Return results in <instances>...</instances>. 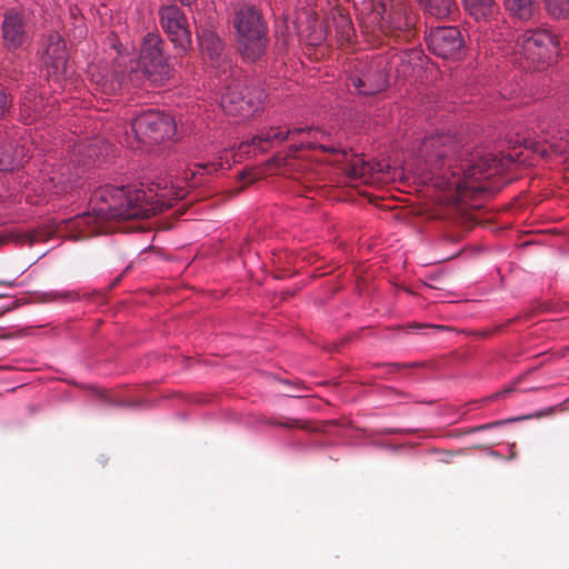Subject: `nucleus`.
Instances as JSON below:
<instances>
[{"mask_svg": "<svg viewBox=\"0 0 569 569\" xmlns=\"http://www.w3.org/2000/svg\"><path fill=\"white\" fill-rule=\"evenodd\" d=\"M198 40L203 57L211 62L212 67L223 68L224 74L227 68L232 69L224 54V44L214 31L210 29L201 30L198 33Z\"/></svg>", "mask_w": 569, "mask_h": 569, "instance_id": "16", "label": "nucleus"}, {"mask_svg": "<svg viewBox=\"0 0 569 569\" xmlns=\"http://www.w3.org/2000/svg\"><path fill=\"white\" fill-rule=\"evenodd\" d=\"M507 11L520 20L531 18L533 13V0H503Z\"/></svg>", "mask_w": 569, "mask_h": 569, "instance_id": "21", "label": "nucleus"}, {"mask_svg": "<svg viewBox=\"0 0 569 569\" xmlns=\"http://www.w3.org/2000/svg\"><path fill=\"white\" fill-rule=\"evenodd\" d=\"M63 171L60 174H54L50 178L51 182L54 186L56 193L67 192L69 188V183L71 182L70 178L67 177V172H69V166H63L61 168Z\"/></svg>", "mask_w": 569, "mask_h": 569, "instance_id": "24", "label": "nucleus"}, {"mask_svg": "<svg viewBox=\"0 0 569 569\" xmlns=\"http://www.w3.org/2000/svg\"><path fill=\"white\" fill-rule=\"evenodd\" d=\"M550 16L557 19L569 17V0H543Z\"/></svg>", "mask_w": 569, "mask_h": 569, "instance_id": "22", "label": "nucleus"}, {"mask_svg": "<svg viewBox=\"0 0 569 569\" xmlns=\"http://www.w3.org/2000/svg\"><path fill=\"white\" fill-rule=\"evenodd\" d=\"M489 455H490V456H492V457H500L499 452H498V451H496V450H491V451L489 452Z\"/></svg>", "mask_w": 569, "mask_h": 569, "instance_id": "36", "label": "nucleus"}, {"mask_svg": "<svg viewBox=\"0 0 569 569\" xmlns=\"http://www.w3.org/2000/svg\"><path fill=\"white\" fill-rule=\"evenodd\" d=\"M160 23L179 54L191 48V32L183 11L177 6H164L159 11Z\"/></svg>", "mask_w": 569, "mask_h": 569, "instance_id": "11", "label": "nucleus"}, {"mask_svg": "<svg viewBox=\"0 0 569 569\" xmlns=\"http://www.w3.org/2000/svg\"><path fill=\"white\" fill-rule=\"evenodd\" d=\"M516 457V452L512 451L511 455H510V458H515Z\"/></svg>", "mask_w": 569, "mask_h": 569, "instance_id": "37", "label": "nucleus"}, {"mask_svg": "<svg viewBox=\"0 0 569 569\" xmlns=\"http://www.w3.org/2000/svg\"><path fill=\"white\" fill-rule=\"evenodd\" d=\"M92 213L78 214L62 220L56 229L57 236L72 240H82L98 233L112 231V226L104 223L149 218L161 212L164 202L151 201L147 192L130 187L103 186L92 197Z\"/></svg>", "mask_w": 569, "mask_h": 569, "instance_id": "2", "label": "nucleus"}, {"mask_svg": "<svg viewBox=\"0 0 569 569\" xmlns=\"http://www.w3.org/2000/svg\"><path fill=\"white\" fill-rule=\"evenodd\" d=\"M296 136H307V138H302L299 142L291 144L293 152H298L302 149H321L326 152L341 153L346 160L347 170L352 178H363L368 173L377 170L373 163L365 161L359 154H349L346 150L337 149L333 144L327 143V133L311 127H293L286 129L281 127L270 128L267 132L253 137L251 144L261 151H266L274 142L293 140ZM378 170L382 171L381 168Z\"/></svg>", "mask_w": 569, "mask_h": 569, "instance_id": "3", "label": "nucleus"}, {"mask_svg": "<svg viewBox=\"0 0 569 569\" xmlns=\"http://www.w3.org/2000/svg\"><path fill=\"white\" fill-rule=\"evenodd\" d=\"M101 90L102 92L107 93V94H111L113 92H116L117 90L121 89V82L117 81L116 83L114 82H108L107 80L103 81L101 84Z\"/></svg>", "mask_w": 569, "mask_h": 569, "instance_id": "27", "label": "nucleus"}, {"mask_svg": "<svg viewBox=\"0 0 569 569\" xmlns=\"http://www.w3.org/2000/svg\"><path fill=\"white\" fill-rule=\"evenodd\" d=\"M336 32H337L338 41L341 44L350 42L352 39V36H353V27H352L351 21L348 18L341 16L336 21Z\"/></svg>", "mask_w": 569, "mask_h": 569, "instance_id": "23", "label": "nucleus"}, {"mask_svg": "<svg viewBox=\"0 0 569 569\" xmlns=\"http://www.w3.org/2000/svg\"><path fill=\"white\" fill-rule=\"evenodd\" d=\"M222 162H206V163H197L194 164V169H189L186 171L184 179L190 187H197L203 182L200 178L204 174H211L222 169Z\"/></svg>", "mask_w": 569, "mask_h": 569, "instance_id": "20", "label": "nucleus"}, {"mask_svg": "<svg viewBox=\"0 0 569 569\" xmlns=\"http://www.w3.org/2000/svg\"><path fill=\"white\" fill-rule=\"evenodd\" d=\"M463 7L473 22L469 24V39L486 49L490 42L507 37L505 20L493 0H463Z\"/></svg>", "mask_w": 569, "mask_h": 569, "instance_id": "7", "label": "nucleus"}, {"mask_svg": "<svg viewBox=\"0 0 569 569\" xmlns=\"http://www.w3.org/2000/svg\"><path fill=\"white\" fill-rule=\"evenodd\" d=\"M163 41L158 33L149 32L144 36L138 61L139 70L134 72L139 78L141 73L156 86H162L172 76V68L168 63L162 50Z\"/></svg>", "mask_w": 569, "mask_h": 569, "instance_id": "9", "label": "nucleus"}, {"mask_svg": "<svg viewBox=\"0 0 569 569\" xmlns=\"http://www.w3.org/2000/svg\"><path fill=\"white\" fill-rule=\"evenodd\" d=\"M93 156H97V153H96V151H94V150H92V151H91V144H90V146L88 147V156H87V157H88V158H92Z\"/></svg>", "mask_w": 569, "mask_h": 569, "instance_id": "34", "label": "nucleus"}, {"mask_svg": "<svg viewBox=\"0 0 569 569\" xmlns=\"http://www.w3.org/2000/svg\"><path fill=\"white\" fill-rule=\"evenodd\" d=\"M551 148L555 150V152L562 153L567 150V142L565 144L562 143H550Z\"/></svg>", "mask_w": 569, "mask_h": 569, "instance_id": "32", "label": "nucleus"}, {"mask_svg": "<svg viewBox=\"0 0 569 569\" xmlns=\"http://www.w3.org/2000/svg\"><path fill=\"white\" fill-rule=\"evenodd\" d=\"M183 6H191L196 0H179Z\"/></svg>", "mask_w": 569, "mask_h": 569, "instance_id": "35", "label": "nucleus"}, {"mask_svg": "<svg viewBox=\"0 0 569 569\" xmlns=\"http://www.w3.org/2000/svg\"><path fill=\"white\" fill-rule=\"evenodd\" d=\"M131 131H126V141L130 148L134 144H157L171 139L177 131L174 119L158 110H147L136 116L130 123Z\"/></svg>", "mask_w": 569, "mask_h": 569, "instance_id": "8", "label": "nucleus"}, {"mask_svg": "<svg viewBox=\"0 0 569 569\" xmlns=\"http://www.w3.org/2000/svg\"><path fill=\"white\" fill-rule=\"evenodd\" d=\"M43 99L36 91L28 92L21 101L20 114L26 122H33L44 114Z\"/></svg>", "mask_w": 569, "mask_h": 569, "instance_id": "18", "label": "nucleus"}, {"mask_svg": "<svg viewBox=\"0 0 569 569\" xmlns=\"http://www.w3.org/2000/svg\"><path fill=\"white\" fill-rule=\"evenodd\" d=\"M426 13L437 19L449 18L457 9L453 0H420Z\"/></svg>", "mask_w": 569, "mask_h": 569, "instance_id": "19", "label": "nucleus"}, {"mask_svg": "<svg viewBox=\"0 0 569 569\" xmlns=\"http://www.w3.org/2000/svg\"><path fill=\"white\" fill-rule=\"evenodd\" d=\"M416 171L457 197L488 190L486 180L507 170L516 160L510 153L470 152L455 136L435 133L426 137L416 152Z\"/></svg>", "mask_w": 569, "mask_h": 569, "instance_id": "1", "label": "nucleus"}, {"mask_svg": "<svg viewBox=\"0 0 569 569\" xmlns=\"http://www.w3.org/2000/svg\"><path fill=\"white\" fill-rule=\"evenodd\" d=\"M427 43L429 50L443 59L457 58L465 48V41L457 27L431 28Z\"/></svg>", "mask_w": 569, "mask_h": 569, "instance_id": "12", "label": "nucleus"}, {"mask_svg": "<svg viewBox=\"0 0 569 569\" xmlns=\"http://www.w3.org/2000/svg\"><path fill=\"white\" fill-rule=\"evenodd\" d=\"M238 49L241 57L249 62L260 60L268 47V28L260 12L254 7L243 6L234 13Z\"/></svg>", "mask_w": 569, "mask_h": 569, "instance_id": "6", "label": "nucleus"}, {"mask_svg": "<svg viewBox=\"0 0 569 569\" xmlns=\"http://www.w3.org/2000/svg\"><path fill=\"white\" fill-rule=\"evenodd\" d=\"M505 421H495L486 425H480L471 429V432L482 431L503 425Z\"/></svg>", "mask_w": 569, "mask_h": 569, "instance_id": "31", "label": "nucleus"}, {"mask_svg": "<svg viewBox=\"0 0 569 569\" xmlns=\"http://www.w3.org/2000/svg\"><path fill=\"white\" fill-rule=\"evenodd\" d=\"M2 38L4 47L9 50L21 48L28 40V27L24 17L17 11H8L3 16Z\"/></svg>", "mask_w": 569, "mask_h": 569, "instance_id": "15", "label": "nucleus"}, {"mask_svg": "<svg viewBox=\"0 0 569 569\" xmlns=\"http://www.w3.org/2000/svg\"><path fill=\"white\" fill-rule=\"evenodd\" d=\"M418 365L415 363V362H412V363H388V365H386V367L388 368L387 373H395V372L399 371L402 368H415Z\"/></svg>", "mask_w": 569, "mask_h": 569, "instance_id": "28", "label": "nucleus"}, {"mask_svg": "<svg viewBox=\"0 0 569 569\" xmlns=\"http://www.w3.org/2000/svg\"><path fill=\"white\" fill-rule=\"evenodd\" d=\"M222 81L226 86L220 106L226 114L249 118L262 108L267 98L264 89L253 83L248 84L247 79L241 78L239 69H231L230 74Z\"/></svg>", "mask_w": 569, "mask_h": 569, "instance_id": "5", "label": "nucleus"}, {"mask_svg": "<svg viewBox=\"0 0 569 569\" xmlns=\"http://www.w3.org/2000/svg\"><path fill=\"white\" fill-rule=\"evenodd\" d=\"M50 296L53 298H62L67 300H74L78 297V295L72 291H53L50 293Z\"/></svg>", "mask_w": 569, "mask_h": 569, "instance_id": "30", "label": "nucleus"}, {"mask_svg": "<svg viewBox=\"0 0 569 569\" xmlns=\"http://www.w3.org/2000/svg\"><path fill=\"white\" fill-rule=\"evenodd\" d=\"M42 61L49 77H54L58 81L68 77L67 44L60 34H49L42 53Z\"/></svg>", "mask_w": 569, "mask_h": 569, "instance_id": "14", "label": "nucleus"}, {"mask_svg": "<svg viewBox=\"0 0 569 569\" xmlns=\"http://www.w3.org/2000/svg\"><path fill=\"white\" fill-rule=\"evenodd\" d=\"M2 242H3V240L0 238V243H2Z\"/></svg>", "mask_w": 569, "mask_h": 569, "instance_id": "38", "label": "nucleus"}, {"mask_svg": "<svg viewBox=\"0 0 569 569\" xmlns=\"http://www.w3.org/2000/svg\"><path fill=\"white\" fill-rule=\"evenodd\" d=\"M417 16L410 11L406 0H371V12L365 29L372 34L373 46L410 42L416 36Z\"/></svg>", "mask_w": 569, "mask_h": 569, "instance_id": "4", "label": "nucleus"}, {"mask_svg": "<svg viewBox=\"0 0 569 569\" xmlns=\"http://www.w3.org/2000/svg\"><path fill=\"white\" fill-rule=\"evenodd\" d=\"M263 421H264V423H267L269 426H279V427H283V428H288V429L302 428L301 423L298 420H292L289 418H286L282 420H278L276 418H266V419H263Z\"/></svg>", "mask_w": 569, "mask_h": 569, "instance_id": "26", "label": "nucleus"}, {"mask_svg": "<svg viewBox=\"0 0 569 569\" xmlns=\"http://www.w3.org/2000/svg\"><path fill=\"white\" fill-rule=\"evenodd\" d=\"M389 61L383 57L373 58L360 77L352 78L355 89L363 96L382 91L389 81Z\"/></svg>", "mask_w": 569, "mask_h": 569, "instance_id": "13", "label": "nucleus"}, {"mask_svg": "<svg viewBox=\"0 0 569 569\" xmlns=\"http://www.w3.org/2000/svg\"><path fill=\"white\" fill-rule=\"evenodd\" d=\"M0 286L12 288V287L16 286V281L14 280L0 279Z\"/></svg>", "mask_w": 569, "mask_h": 569, "instance_id": "33", "label": "nucleus"}, {"mask_svg": "<svg viewBox=\"0 0 569 569\" xmlns=\"http://www.w3.org/2000/svg\"><path fill=\"white\" fill-rule=\"evenodd\" d=\"M559 41L557 37L547 30H526L517 37L513 51L532 62L549 58L552 51H557Z\"/></svg>", "mask_w": 569, "mask_h": 569, "instance_id": "10", "label": "nucleus"}, {"mask_svg": "<svg viewBox=\"0 0 569 569\" xmlns=\"http://www.w3.org/2000/svg\"><path fill=\"white\" fill-rule=\"evenodd\" d=\"M31 142L28 139L14 141L13 153H7V149L0 152V171L13 170L23 166L31 158Z\"/></svg>", "mask_w": 569, "mask_h": 569, "instance_id": "17", "label": "nucleus"}, {"mask_svg": "<svg viewBox=\"0 0 569 569\" xmlns=\"http://www.w3.org/2000/svg\"><path fill=\"white\" fill-rule=\"evenodd\" d=\"M14 141L11 131L6 127H0V152L7 149V153H13Z\"/></svg>", "mask_w": 569, "mask_h": 569, "instance_id": "25", "label": "nucleus"}, {"mask_svg": "<svg viewBox=\"0 0 569 569\" xmlns=\"http://www.w3.org/2000/svg\"><path fill=\"white\" fill-rule=\"evenodd\" d=\"M9 101L4 89L0 86V117L8 110Z\"/></svg>", "mask_w": 569, "mask_h": 569, "instance_id": "29", "label": "nucleus"}]
</instances>
